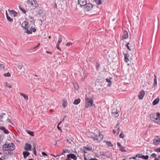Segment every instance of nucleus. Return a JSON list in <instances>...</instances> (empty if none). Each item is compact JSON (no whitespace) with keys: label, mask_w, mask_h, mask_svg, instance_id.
<instances>
[{"label":"nucleus","mask_w":160,"mask_h":160,"mask_svg":"<svg viewBox=\"0 0 160 160\" xmlns=\"http://www.w3.org/2000/svg\"><path fill=\"white\" fill-rule=\"evenodd\" d=\"M92 137L94 139L99 141L102 140L103 138V135L100 134V132L98 130L96 133H93Z\"/></svg>","instance_id":"20e7f679"},{"label":"nucleus","mask_w":160,"mask_h":160,"mask_svg":"<svg viewBox=\"0 0 160 160\" xmlns=\"http://www.w3.org/2000/svg\"><path fill=\"white\" fill-rule=\"evenodd\" d=\"M74 87L75 89L78 90V85L77 83H75L73 84Z\"/></svg>","instance_id":"c85d7f7f"},{"label":"nucleus","mask_w":160,"mask_h":160,"mask_svg":"<svg viewBox=\"0 0 160 160\" xmlns=\"http://www.w3.org/2000/svg\"><path fill=\"white\" fill-rule=\"evenodd\" d=\"M0 129L3 131L4 133L8 134L9 133L8 131L6 129L5 127L2 126H0Z\"/></svg>","instance_id":"dca6fc26"},{"label":"nucleus","mask_w":160,"mask_h":160,"mask_svg":"<svg viewBox=\"0 0 160 160\" xmlns=\"http://www.w3.org/2000/svg\"><path fill=\"white\" fill-rule=\"evenodd\" d=\"M42 12H38V14L40 16H42Z\"/></svg>","instance_id":"4d7b16f0"},{"label":"nucleus","mask_w":160,"mask_h":160,"mask_svg":"<svg viewBox=\"0 0 160 160\" xmlns=\"http://www.w3.org/2000/svg\"><path fill=\"white\" fill-rule=\"evenodd\" d=\"M130 44V43L129 42H128L127 44V45H126V47H127V48L130 51H131V47H130L129 46V45Z\"/></svg>","instance_id":"2f4dec72"},{"label":"nucleus","mask_w":160,"mask_h":160,"mask_svg":"<svg viewBox=\"0 0 160 160\" xmlns=\"http://www.w3.org/2000/svg\"><path fill=\"white\" fill-rule=\"evenodd\" d=\"M117 145L118 147H119L120 148H121L122 146H121V143L119 142H118L117 143Z\"/></svg>","instance_id":"79ce46f5"},{"label":"nucleus","mask_w":160,"mask_h":160,"mask_svg":"<svg viewBox=\"0 0 160 160\" xmlns=\"http://www.w3.org/2000/svg\"><path fill=\"white\" fill-rule=\"evenodd\" d=\"M150 119L157 124H160V114L159 112L151 114L150 115Z\"/></svg>","instance_id":"f257e3e1"},{"label":"nucleus","mask_w":160,"mask_h":160,"mask_svg":"<svg viewBox=\"0 0 160 160\" xmlns=\"http://www.w3.org/2000/svg\"><path fill=\"white\" fill-rule=\"evenodd\" d=\"M30 21L33 24H34L35 22V20L32 17H31Z\"/></svg>","instance_id":"c756f323"},{"label":"nucleus","mask_w":160,"mask_h":160,"mask_svg":"<svg viewBox=\"0 0 160 160\" xmlns=\"http://www.w3.org/2000/svg\"><path fill=\"white\" fill-rule=\"evenodd\" d=\"M5 87H8L9 88H12V86H11V85H8L7 83H6V84H5Z\"/></svg>","instance_id":"de8ad7c7"},{"label":"nucleus","mask_w":160,"mask_h":160,"mask_svg":"<svg viewBox=\"0 0 160 160\" xmlns=\"http://www.w3.org/2000/svg\"><path fill=\"white\" fill-rule=\"evenodd\" d=\"M119 112V111H118V112L116 111L115 112H113L114 114V116L115 118H117L119 114L118 113Z\"/></svg>","instance_id":"72a5a7b5"},{"label":"nucleus","mask_w":160,"mask_h":160,"mask_svg":"<svg viewBox=\"0 0 160 160\" xmlns=\"http://www.w3.org/2000/svg\"><path fill=\"white\" fill-rule=\"evenodd\" d=\"M154 151L156 152L155 153H156V154H157V155L158 153L159 152H160V148H158L155 149Z\"/></svg>","instance_id":"cd10ccee"},{"label":"nucleus","mask_w":160,"mask_h":160,"mask_svg":"<svg viewBox=\"0 0 160 160\" xmlns=\"http://www.w3.org/2000/svg\"><path fill=\"white\" fill-rule=\"evenodd\" d=\"M106 144L108 145V147H112L113 146V145L112 144V143L110 141H107L106 142Z\"/></svg>","instance_id":"4be33fe9"},{"label":"nucleus","mask_w":160,"mask_h":160,"mask_svg":"<svg viewBox=\"0 0 160 160\" xmlns=\"http://www.w3.org/2000/svg\"><path fill=\"white\" fill-rule=\"evenodd\" d=\"M86 150H92V148H86Z\"/></svg>","instance_id":"052dcab7"},{"label":"nucleus","mask_w":160,"mask_h":160,"mask_svg":"<svg viewBox=\"0 0 160 160\" xmlns=\"http://www.w3.org/2000/svg\"><path fill=\"white\" fill-rule=\"evenodd\" d=\"M67 159H68L69 158L72 159L74 160H76L77 159V157L76 156L74 155V154L70 153L69 154L67 155Z\"/></svg>","instance_id":"1a4fd4ad"},{"label":"nucleus","mask_w":160,"mask_h":160,"mask_svg":"<svg viewBox=\"0 0 160 160\" xmlns=\"http://www.w3.org/2000/svg\"><path fill=\"white\" fill-rule=\"evenodd\" d=\"M7 121L10 123L11 124H13V123L11 121V120L10 119H7Z\"/></svg>","instance_id":"8fccbe9b"},{"label":"nucleus","mask_w":160,"mask_h":160,"mask_svg":"<svg viewBox=\"0 0 160 160\" xmlns=\"http://www.w3.org/2000/svg\"><path fill=\"white\" fill-rule=\"evenodd\" d=\"M66 118V116H63V119L62 120V121H63L64 119H65V118Z\"/></svg>","instance_id":"338daca9"},{"label":"nucleus","mask_w":160,"mask_h":160,"mask_svg":"<svg viewBox=\"0 0 160 160\" xmlns=\"http://www.w3.org/2000/svg\"><path fill=\"white\" fill-rule=\"evenodd\" d=\"M62 38L61 37H58V41L57 44L59 45V44L62 42Z\"/></svg>","instance_id":"393cba45"},{"label":"nucleus","mask_w":160,"mask_h":160,"mask_svg":"<svg viewBox=\"0 0 160 160\" xmlns=\"http://www.w3.org/2000/svg\"><path fill=\"white\" fill-rule=\"evenodd\" d=\"M42 154L43 156H48V155L46 153H45L44 152H42Z\"/></svg>","instance_id":"49530a36"},{"label":"nucleus","mask_w":160,"mask_h":160,"mask_svg":"<svg viewBox=\"0 0 160 160\" xmlns=\"http://www.w3.org/2000/svg\"><path fill=\"white\" fill-rule=\"evenodd\" d=\"M120 131V128L118 127L117 129V134H118Z\"/></svg>","instance_id":"3c124183"},{"label":"nucleus","mask_w":160,"mask_h":160,"mask_svg":"<svg viewBox=\"0 0 160 160\" xmlns=\"http://www.w3.org/2000/svg\"><path fill=\"white\" fill-rule=\"evenodd\" d=\"M136 157H131V158H130V159H136Z\"/></svg>","instance_id":"e2e57ef3"},{"label":"nucleus","mask_w":160,"mask_h":160,"mask_svg":"<svg viewBox=\"0 0 160 160\" xmlns=\"http://www.w3.org/2000/svg\"><path fill=\"white\" fill-rule=\"evenodd\" d=\"M84 9L85 10H91L93 7V5L91 3H88L85 5Z\"/></svg>","instance_id":"0eeeda50"},{"label":"nucleus","mask_w":160,"mask_h":160,"mask_svg":"<svg viewBox=\"0 0 160 160\" xmlns=\"http://www.w3.org/2000/svg\"><path fill=\"white\" fill-rule=\"evenodd\" d=\"M142 158L145 160V156L143 155H142Z\"/></svg>","instance_id":"69168bd1"},{"label":"nucleus","mask_w":160,"mask_h":160,"mask_svg":"<svg viewBox=\"0 0 160 160\" xmlns=\"http://www.w3.org/2000/svg\"><path fill=\"white\" fill-rule=\"evenodd\" d=\"M80 99L79 98L75 99L73 102V104L75 105H77L80 102Z\"/></svg>","instance_id":"aec40b11"},{"label":"nucleus","mask_w":160,"mask_h":160,"mask_svg":"<svg viewBox=\"0 0 160 160\" xmlns=\"http://www.w3.org/2000/svg\"><path fill=\"white\" fill-rule=\"evenodd\" d=\"M111 82H110L109 83L108 85V87H110L111 86Z\"/></svg>","instance_id":"774afa93"},{"label":"nucleus","mask_w":160,"mask_h":160,"mask_svg":"<svg viewBox=\"0 0 160 160\" xmlns=\"http://www.w3.org/2000/svg\"><path fill=\"white\" fill-rule=\"evenodd\" d=\"M46 52L47 53L49 54H52V53L51 52H49V51H46Z\"/></svg>","instance_id":"5fc2aeb1"},{"label":"nucleus","mask_w":160,"mask_h":160,"mask_svg":"<svg viewBox=\"0 0 160 160\" xmlns=\"http://www.w3.org/2000/svg\"><path fill=\"white\" fill-rule=\"evenodd\" d=\"M148 155H146V156H145V160H147V159H148Z\"/></svg>","instance_id":"864d4df0"},{"label":"nucleus","mask_w":160,"mask_h":160,"mask_svg":"<svg viewBox=\"0 0 160 160\" xmlns=\"http://www.w3.org/2000/svg\"><path fill=\"white\" fill-rule=\"evenodd\" d=\"M124 136L125 135L122 132L119 135V137L121 138H123L124 137Z\"/></svg>","instance_id":"e433bc0d"},{"label":"nucleus","mask_w":160,"mask_h":160,"mask_svg":"<svg viewBox=\"0 0 160 160\" xmlns=\"http://www.w3.org/2000/svg\"><path fill=\"white\" fill-rule=\"evenodd\" d=\"M155 78L154 79V82L153 84V85L154 86H156V84H157V81L156 79V75H154Z\"/></svg>","instance_id":"a878e982"},{"label":"nucleus","mask_w":160,"mask_h":160,"mask_svg":"<svg viewBox=\"0 0 160 160\" xmlns=\"http://www.w3.org/2000/svg\"><path fill=\"white\" fill-rule=\"evenodd\" d=\"M93 101L92 98H85V108H87L92 106L93 105Z\"/></svg>","instance_id":"39448f33"},{"label":"nucleus","mask_w":160,"mask_h":160,"mask_svg":"<svg viewBox=\"0 0 160 160\" xmlns=\"http://www.w3.org/2000/svg\"><path fill=\"white\" fill-rule=\"evenodd\" d=\"M157 156V154L156 153H153L151 154V157H152L153 158H156Z\"/></svg>","instance_id":"58836bf2"},{"label":"nucleus","mask_w":160,"mask_h":160,"mask_svg":"<svg viewBox=\"0 0 160 160\" xmlns=\"http://www.w3.org/2000/svg\"><path fill=\"white\" fill-rule=\"evenodd\" d=\"M3 137L1 135H0V141L2 140Z\"/></svg>","instance_id":"bf43d9fd"},{"label":"nucleus","mask_w":160,"mask_h":160,"mask_svg":"<svg viewBox=\"0 0 160 160\" xmlns=\"http://www.w3.org/2000/svg\"><path fill=\"white\" fill-rule=\"evenodd\" d=\"M142 158L145 160V156L143 155H142Z\"/></svg>","instance_id":"0e129e2a"},{"label":"nucleus","mask_w":160,"mask_h":160,"mask_svg":"<svg viewBox=\"0 0 160 160\" xmlns=\"http://www.w3.org/2000/svg\"><path fill=\"white\" fill-rule=\"evenodd\" d=\"M26 131L28 133L31 135L32 136H34L33 132L31 131L28 130H26Z\"/></svg>","instance_id":"412c9836"},{"label":"nucleus","mask_w":160,"mask_h":160,"mask_svg":"<svg viewBox=\"0 0 160 160\" xmlns=\"http://www.w3.org/2000/svg\"><path fill=\"white\" fill-rule=\"evenodd\" d=\"M23 157L24 158H26L29 155V153L27 151L23 152Z\"/></svg>","instance_id":"6ab92c4d"},{"label":"nucleus","mask_w":160,"mask_h":160,"mask_svg":"<svg viewBox=\"0 0 160 160\" xmlns=\"http://www.w3.org/2000/svg\"><path fill=\"white\" fill-rule=\"evenodd\" d=\"M78 4L81 6H84L87 3L86 0H78Z\"/></svg>","instance_id":"9b49d317"},{"label":"nucleus","mask_w":160,"mask_h":160,"mask_svg":"<svg viewBox=\"0 0 160 160\" xmlns=\"http://www.w3.org/2000/svg\"><path fill=\"white\" fill-rule=\"evenodd\" d=\"M113 133L114 134H115L116 132V131L115 130H113L112 131Z\"/></svg>","instance_id":"680f3d73"},{"label":"nucleus","mask_w":160,"mask_h":160,"mask_svg":"<svg viewBox=\"0 0 160 160\" xmlns=\"http://www.w3.org/2000/svg\"><path fill=\"white\" fill-rule=\"evenodd\" d=\"M4 65L3 64H0V69L1 70H3L4 69Z\"/></svg>","instance_id":"7c9ffc66"},{"label":"nucleus","mask_w":160,"mask_h":160,"mask_svg":"<svg viewBox=\"0 0 160 160\" xmlns=\"http://www.w3.org/2000/svg\"><path fill=\"white\" fill-rule=\"evenodd\" d=\"M142 155L141 154H138L136 155V157H138L139 158H142Z\"/></svg>","instance_id":"4c0bfd02"},{"label":"nucleus","mask_w":160,"mask_h":160,"mask_svg":"<svg viewBox=\"0 0 160 160\" xmlns=\"http://www.w3.org/2000/svg\"><path fill=\"white\" fill-rule=\"evenodd\" d=\"M59 45L56 44V48L58 50L60 51H61V49L60 48H59Z\"/></svg>","instance_id":"a19ab883"},{"label":"nucleus","mask_w":160,"mask_h":160,"mask_svg":"<svg viewBox=\"0 0 160 160\" xmlns=\"http://www.w3.org/2000/svg\"><path fill=\"white\" fill-rule=\"evenodd\" d=\"M6 14L7 17V20L10 22H12L13 21V19L11 18L10 16H9L7 13V11H6Z\"/></svg>","instance_id":"f3484780"},{"label":"nucleus","mask_w":160,"mask_h":160,"mask_svg":"<svg viewBox=\"0 0 160 160\" xmlns=\"http://www.w3.org/2000/svg\"><path fill=\"white\" fill-rule=\"evenodd\" d=\"M28 23L26 21L23 22L22 24V27L25 29V30L27 28H28L29 27Z\"/></svg>","instance_id":"ddd939ff"},{"label":"nucleus","mask_w":160,"mask_h":160,"mask_svg":"<svg viewBox=\"0 0 160 160\" xmlns=\"http://www.w3.org/2000/svg\"><path fill=\"white\" fill-rule=\"evenodd\" d=\"M27 3L31 9H34L38 6V3L35 0H28Z\"/></svg>","instance_id":"f03ea898"},{"label":"nucleus","mask_w":160,"mask_h":160,"mask_svg":"<svg viewBox=\"0 0 160 160\" xmlns=\"http://www.w3.org/2000/svg\"><path fill=\"white\" fill-rule=\"evenodd\" d=\"M15 148L14 145L12 143L4 144L2 147V149L4 151H11L15 149Z\"/></svg>","instance_id":"7ed1b4c3"},{"label":"nucleus","mask_w":160,"mask_h":160,"mask_svg":"<svg viewBox=\"0 0 160 160\" xmlns=\"http://www.w3.org/2000/svg\"><path fill=\"white\" fill-rule=\"evenodd\" d=\"M145 94V92L143 90L141 91L138 95V97L140 99H142L143 98Z\"/></svg>","instance_id":"6e6552de"},{"label":"nucleus","mask_w":160,"mask_h":160,"mask_svg":"<svg viewBox=\"0 0 160 160\" xmlns=\"http://www.w3.org/2000/svg\"><path fill=\"white\" fill-rule=\"evenodd\" d=\"M20 94L21 96H23L24 98L26 100H27L28 99V97L27 96H26V95H24L23 93H20Z\"/></svg>","instance_id":"5701e85b"},{"label":"nucleus","mask_w":160,"mask_h":160,"mask_svg":"<svg viewBox=\"0 0 160 160\" xmlns=\"http://www.w3.org/2000/svg\"><path fill=\"white\" fill-rule=\"evenodd\" d=\"M160 142V139L158 137H156L153 140V143L155 145H157Z\"/></svg>","instance_id":"2eb2a0df"},{"label":"nucleus","mask_w":160,"mask_h":160,"mask_svg":"<svg viewBox=\"0 0 160 160\" xmlns=\"http://www.w3.org/2000/svg\"><path fill=\"white\" fill-rule=\"evenodd\" d=\"M32 148V146L31 144L26 143L25 144V146L24 148V149L27 151H31Z\"/></svg>","instance_id":"9d476101"},{"label":"nucleus","mask_w":160,"mask_h":160,"mask_svg":"<svg viewBox=\"0 0 160 160\" xmlns=\"http://www.w3.org/2000/svg\"><path fill=\"white\" fill-rule=\"evenodd\" d=\"M18 68L19 69L21 70L22 68V65H19Z\"/></svg>","instance_id":"37998d69"},{"label":"nucleus","mask_w":160,"mask_h":160,"mask_svg":"<svg viewBox=\"0 0 160 160\" xmlns=\"http://www.w3.org/2000/svg\"><path fill=\"white\" fill-rule=\"evenodd\" d=\"M9 14L11 16L15 17L17 15V13L15 11H8Z\"/></svg>","instance_id":"f8f14e48"},{"label":"nucleus","mask_w":160,"mask_h":160,"mask_svg":"<svg viewBox=\"0 0 160 160\" xmlns=\"http://www.w3.org/2000/svg\"><path fill=\"white\" fill-rule=\"evenodd\" d=\"M33 151V152L34 154L36 156V150L35 148V147L34 146V148L32 149Z\"/></svg>","instance_id":"ea45409f"},{"label":"nucleus","mask_w":160,"mask_h":160,"mask_svg":"<svg viewBox=\"0 0 160 160\" xmlns=\"http://www.w3.org/2000/svg\"><path fill=\"white\" fill-rule=\"evenodd\" d=\"M159 101V98H157L155 99L152 102V104L153 105H155L158 104Z\"/></svg>","instance_id":"a211bd4d"},{"label":"nucleus","mask_w":160,"mask_h":160,"mask_svg":"<svg viewBox=\"0 0 160 160\" xmlns=\"http://www.w3.org/2000/svg\"><path fill=\"white\" fill-rule=\"evenodd\" d=\"M128 37V32L127 31L124 32L123 34V38L124 39H127Z\"/></svg>","instance_id":"4468645a"},{"label":"nucleus","mask_w":160,"mask_h":160,"mask_svg":"<svg viewBox=\"0 0 160 160\" xmlns=\"http://www.w3.org/2000/svg\"><path fill=\"white\" fill-rule=\"evenodd\" d=\"M61 122H59V123L58 124V125L57 127V128H58V130H61V128L60 127H59V126H58V125H59V124H60L61 123Z\"/></svg>","instance_id":"c03bdc74"},{"label":"nucleus","mask_w":160,"mask_h":160,"mask_svg":"<svg viewBox=\"0 0 160 160\" xmlns=\"http://www.w3.org/2000/svg\"><path fill=\"white\" fill-rule=\"evenodd\" d=\"M68 151V150L67 149H64L63 150V152L62 154H63L64 153H65Z\"/></svg>","instance_id":"09e8293b"},{"label":"nucleus","mask_w":160,"mask_h":160,"mask_svg":"<svg viewBox=\"0 0 160 160\" xmlns=\"http://www.w3.org/2000/svg\"><path fill=\"white\" fill-rule=\"evenodd\" d=\"M39 45H40V43H38L37 46H36L34 47V48L35 49V48H37L39 46Z\"/></svg>","instance_id":"6e6d98bb"},{"label":"nucleus","mask_w":160,"mask_h":160,"mask_svg":"<svg viewBox=\"0 0 160 160\" xmlns=\"http://www.w3.org/2000/svg\"><path fill=\"white\" fill-rule=\"evenodd\" d=\"M72 42H68L66 43V45L67 46H69L70 45L72 44Z\"/></svg>","instance_id":"a18cd8bd"},{"label":"nucleus","mask_w":160,"mask_h":160,"mask_svg":"<svg viewBox=\"0 0 160 160\" xmlns=\"http://www.w3.org/2000/svg\"><path fill=\"white\" fill-rule=\"evenodd\" d=\"M67 102L65 100H63L62 103V106L63 108H65L66 106H67Z\"/></svg>","instance_id":"b1692460"},{"label":"nucleus","mask_w":160,"mask_h":160,"mask_svg":"<svg viewBox=\"0 0 160 160\" xmlns=\"http://www.w3.org/2000/svg\"><path fill=\"white\" fill-rule=\"evenodd\" d=\"M19 8L20 10H24V9H23L21 8V5L19 6Z\"/></svg>","instance_id":"13d9d810"},{"label":"nucleus","mask_w":160,"mask_h":160,"mask_svg":"<svg viewBox=\"0 0 160 160\" xmlns=\"http://www.w3.org/2000/svg\"><path fill=\"white\" fill-rule=\"evenodd\" d=\"M3 75L5 77H8L10 76L11 74L9 72H7L6 73H4Z\"/></svg>","instance_id":"473e14b6"},{"label":"nucleus","mask_w":160,"mask_h":160,"mask_svg":"<svg viewBox=\"0 0 160 160\" xmlns=\"http://www.w3.org/2000/svg\"><path fill=\"white\" fill-rule=\"evenodd\" d=\"M120 150L122 152H126V151L125 150V148L123 147H122L121 148Z\"/></svg>","instance_id":"c9c22d12"},{"label":"nucleus","mask_w":160,"mask_h":160,"mask_svg":"<svg viewBox=\"0 0 160 160\" xmlns=\"http://www.w3.org/2000/svg\"><path fill=\"white\" fill-rule=\"evenodd\" d=\"M124 58L126 62H128L129 61V59L126 55H125Z\"/></svg>","instance_id":"f704fd0d"},{"label":"nucleus","mask_w":160,"mask_h":160,"mask_svg":"<svg viewBox=\"0 0 160 160\" xmlns=\"http://www.w3.org/2000/svg\"><path fill=\"white\" fill-rule=\"evenodd\" d=\"M106 80L107 82H111L110 80L109 79H108L107 78L106 79Z\"/></svg>","instance_id":"603ef678"},{"label":"nucleus","mask_w":160,"mask_h":160,"mask_svg":"<svg viewBox=\"0 0 160 160\" xmlns=\"http://www.w3.org/2000/svg\"><path fill=\"white\" fill-rule=\"evenodd\" d=\"M36 30V29L34 28H32V27H30L29 26L25 30V32L27 33L28 34H31L32 33V32H35Z\"/></svg>","instance_id":"423d86ee"},{"label":"nucleus","mask_w":160,"mask_h":160,"mask_svg":"<svg viewBox=\"0 0 160 160\" xmlns=\"http://www.w3.org/2000/svg\"><path fill=\"white\" fill-rule=\"evenodd\" d=\"M95 1L98 4L100 5L102 4V2L101 0H95Z\"/></svg>","instance_id":"bb28decb"}]
</instances>
